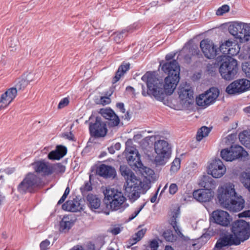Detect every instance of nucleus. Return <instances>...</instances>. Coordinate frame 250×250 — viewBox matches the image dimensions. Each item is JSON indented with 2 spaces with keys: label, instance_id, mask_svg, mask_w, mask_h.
<instances>
[{
  "label": "nucleus",
  "instance_id": "37998d69",
  "mask_svg": "<svg viewBox=\"0 0 250 250\" xmlns=\"http://www.w3.org/2000/svg\"><path fill=\"white\" fill-rule=\"evenodd\" d=\"M145 205V204L141 205L139 208L135 210V211L129 216L128 218L129 221H131L135 218L138 215L141 210L144 208Z\"/></svg>",
  "mask_w": 250,
  "mask_h": 250
},
{
  "label": "nucleus",
  "instance_id": "f704fd0d",
  "mask_svg": "<svg viewBox=\"0 0 250 250\" xmlns=\"http://www.w3.org/2000/svg\"><path fill=\"white\" fill-rule=\"evenodd\" d=\"M146 232V229H142L135 233L129 240L130 245H133L139 241L144 237Z\"/></svg>",
  "mask_w": 250,
  "mask_h": 250
},
{
  "label": "nucleus",
  "instance_id": "ddd939ff",
  "mask_svg": "<svg viewBox=\"0 0 250 250\" xmlns=\"http://www.w3.org/2000/svg\"><path fill=\"white\" fill-rule=\"evenodd\" d=\"M226 171L225 166L219 159L213 160L208 167V173L215 178L222 177L225 173Z\"/></svg>",
  "mask_w": 250,
  "mask_h": 250
},
{
  "label": "nucleus",
  "instance_id": "39448f33",
  "mask_svg": "<svg viewBox=\"0 0 250 250\" xmlns=\"http://www.w3.org/2000/svg\"><path fill=\"white\" fill-rule=\"evenodd\" d=\"M218 63H221L219 72L222 78L230 81L234 79L238 71L237 62L231 57L219 56L216 58Z\"/></svg>",
  "mask_w": 250,
  "mask_h": 250
},
{
  "label": "nucleus",
  "instance_id": "de8ad7c7",
  "mask_svg": "<svg viewBox=\"0 0 250 250\" xmlns=\"http://www.w3.org/2000/svg\"><path fill=\"white\" fill-rule=\"evenodd\" d=\"M178 190V187L176 184H171L169 188V192L170 194H174Z\"/></svg>",
  "mask_w": 250,
  "mask_h": 250
},
{
  "label": "nucleus",
  "instance_id": "a211bd4d",
  "mask_svg": "<svg viewBox=\"0 0 250 250\" xmlns=\"http://www.w3.org/2000/svg\"><path fill=\"white\" fill-rule=\"evenodd\" d=\"M99 113L105 119L109 121V124L111 126H117L120 123L119 117L110 108H102Z\"/></svg>",
  "mask_w": 250,
  "mask_h": 250
},
{
  "label": "nucleus",
  "instance_id": "412c9836",
  "mask_svg": "<svg viewBox=\"0 0 250 250\" xmlns=\"http://www.w3.org/2000/svg\"><path fill=\"white\" fill-rule=\"evenodd\" d=\"M37 173H41L43 175L51 174V164L42 161L36 162L32 164Z\"/></svg>",
  "mask_w": 250,
  "mask_h": 250
},
{
  "label": "nucleus",
  "instance_id": "0e129e2a",
  "mask_svg": "<svg viewBox=\"0 0 250 250\" xmlns=\"http://www.w3.org/2000/svg\"><path fill=\"white\" fill-rule=\"evenodd\" d=\"M126 90L127 91H130V92H132L133 93H134V92H135V89H134V88L133 87L130 86H127V87H126Z\"/></svg>",
  "mask_w": 250,
  "mask_h": 250
},
{
  "label": "nucleus",
  "instance_id": "4468645a",
  "mask_svg": "<svg viewBox=\"0 0 250 250\" xmlns=\"http://www.w3.org/2000/svg\"><path fill=\"white\" fill-rule=\"evenodd\" d=\"M210 219L213 222L223 227L228 226L231 219L229 214L222 210L213 211L211 213Z\"/></svg>",
  "mask_w": 250,
  "mask_h": 250
},
{
  "label": "nucleus",
  "instance_id": "aec40b11",
  "mask_svg": "<svg viewBox=\"0 0 250 250\" xmlns=\"http://www.w3.org/2000/svg\"><path fill=\"white\" fill-rule=\"evenodd\" d=\"M96 172L99 175L105 178H114L116 174L114 167L105 164L101 165L97 168Z\"/></svg>",
  "mask_w": 250,
  "mask_h": 250
},
{
  "label": "nucleus",
  "instance_id": "6ab92c4d",
  "mask_svg": "<svg viewBox=\"0 0 250 250\" xmlns=\"http://www.w3.org/2000/svg\"><path fill=\"white\" fill-rule=\"evenodd\" d=\"M179 97L182 101L188 102L193 99V90L189 84H181L179 88Z\"/></svg>",
  "mask_w": 250,
  "mask_h": 250
},
{
  "label": "nucleus",
  "instance_id": "a878e982",
  "mask_svg": "<svg viewBox=\"0 0 250 250\" xmlns=\"http://www.w3.org/2000/svg\"><path fill=\"white\" fill-rule=\"evenodd\" d=\"M230 149L232 155V161L237 159H245L248 156V152L241 146H231Z\"/></svg>",
  "mask_w": 250,
  "mask_h": 250
},
{
  "label": "nucleus",
  "instance_id": "393cba45",
  "mask_svg": "<svg viewBox=\"0 0 250 250\" xmlns=\"http://www.w3.org/2000/svg\"><path fill=\"white\" fill-rule=\"evenodd\" d=\"M118 197H115L113 200L109 202V206L112 210H120L122 211L125 209L124 202L126 200L125 197L124 196L123 193L119 195Z\"/></svg>",
  "mask_w": 250,
  "mask_h": 250
},
{
  "label": "nucleus",
  "instance_id": "49530a36",
  "mask_svg": "<svg viewBox=\"0 0 250 250\" xmlns=\"http://www.w3.org/2000/svg\"><path fill=\"white\" fill-rule=\"evenodd\" d=\"M122 229L123 228H121L119 226H115L113 228H111L109 232L113 235H116L121 232Z\"/></svg>",
  "mask_w": 250,
  "mask_h": 250
},
{
  "label": "nucleus",
  "instance_id": "2eb2a0df",
  "mask_svg": "<svg viewBox=\"0 0 250 250\" xmlns=\"http://www.w3.org/2000/svg\"><path fill=\"white\" fill-rule=\"evenodd\" d=\"M200 46L206 58L211 59L216 57L218 51L212 41L208 39L203 40L200 42Z\"/></svg>",
  "mask_w": 250,
  "mask_h": 250
},
{
  "label": "nucleus",
  "instance_id": "864d4df0",
  "mask_svg": "<svg viewBox=\"0 0 250 250\" xmlns=\"http://www.w3.org/2000/svg\"><path fill=\"white\" fill-rule=\"evenodd\" d=\"M233 42L231 41H227L225 42L222 43L219 47L220 50H223V47L225 46H227L228 48H231L230 47L232 46Z\"/></svg>",
  "mask_w": 250,
  "mask_h": 250
},
{
  "label": "nucleus",
  "instance_id": "9d476101",
  "mask_svg": "<svg viewBox=\"0 0 250 250\" xmlns=\"http://www.w3.org/2000/svg\"><path fill=\"white\" fill-rule=\"evenodd\" d=\"M219 94V92L217 88L211 87L197 98L196 103L200 106H207L215 102Z\"/></svg>",
  "mask_w": 250,
  "mask_h": 250
},
{
  "label": "nucleus",
  "instance_id": "6e6d98bb",
  "mask_svg": "<svg viewBox=\"0 0 250 250\" xmlns=\"http://www.w3.org/2000/svg\"><path fill=\"white\" fill-rule=\"evenodd\" d=\"M242 69L247 77L250 78V64H249L247 66H243Z\"/></svg>",
  "mask_w": 250,
  "mask_h": 250
},
{
  "label": "nucleus",
  "instance_id": "423d86ee",
  "mask_svg": "<svg viewBox=\"0 0 250 250\" xmlns=\"http://www.w3.org/2000/svg\"><path fill=\"white\" fill-rule=\"evenodd\" d=\"M229 31L239 42H243L249 40L250 37V24L241 22H234L229 27Z\"/></svg>",
  "mask_w": 250,
  "mask_h": 250
},
{
  "label": "nucleus",
  "instance_id": "4be33fe9",
  "mask_svg": "<svg viewBox=\"0 0 250 250\" xmlns=\"http://www.w3.org/2000/svg\"><path fill=\"white\" fill-rule=\"evenodd\" d=\"M62 208L66 211L77 212L83 209V206L76 199L68 200L62 205Z\"/></svg>",
  "mask_w": 250,
  "mask_h": 250
},
{
  "label": "nucleus",
  "instance_id": "9b49d317",
  "mask_svg": "<svg viewBox=\"0 0 250 250\" xmlns=\"http://www.w3.org/2000/svg\"><path fill=\"white\" fill-rule=\"evenodd\" d=\"M250 88V81L242 79L236 80L229 84L226 89V92L230 95L239 94Z\"/></svg>",
  "mask_w": 250,
  "mask_h": 250
},
{
  "label": "nucleus",
  "instance_id": "680f3d73",
  "mask_svg": "<svg viewBox=\"0 0 250 250\" xmlns=\"http://www.w3.org/2000/svg\"><path fill=\"white\" fill-rule=\"evenodd\" d=\"M122 117L127 121H129L131 118V115L129 114V112L127 111L124 116H123Z\"/></svg>",
  "mask_w": 250,
  "mask_h": 250
},
{
  "label": "nucleus",
  "instance_id": "052dcab7",
  "mask_svg": "<svg viewBox=\"0 0 250 250\" xmlns=\"http://www.w3.org/2000/svg\"><path fill=\"white\" fill-rule=\"evenodd\" d=\"M175 55V54H171V53L168 54L166 55V59L167 61L170 60L172 59L174 57Z\"/></svg>",
  "mask_w": 250,
  "mask_h": 250
},
{
  "label": "nucleus",
  "instance_id": "f03ea898",
  "mask_svg": "<svg viewBox=\"0 0 250 250\" xmlns=\"http://www.w3.org/2000/svg\"><path fill=\"white\" fill-rule=\"evenodd\" d=\"M232 234L225 235L218 240L215 249L220 250L224 247L238 246L250 237V225L243 220H238L232 223Z\"/></svg>",
  "mask_w": 250,
  "mask_h": 250
},
{
  "label": "nucleus",
  "instance_id": "dca6fc26",
  "mask_svg": "<svg viewBox=\"0 0 250 250\" xmlns=\"http://www.w3.org/2000/svg\"><path fill=\"white\" fill-rule=\"evenodd\" d=\"M18 91L15 87H13L8 89L1 95L0 110L6 107L13 101L17 96Z\"/></svg>",
  "mask_w": 250,
  "mask_h": 250
},
{
  "label": "nucleus",
  "instance_id": "f3484780",
  "mask_svg": "<svg viewBox=\"0 0 250 250\" xmlns=\"http://www.w3.org/2000/svg\"><path fill=\"white\" fill-rule=\"evenodd\" d=\"M213 196V192L211 190L199 189L193 192V198L200 202H208Z\"/></svg>",
  "mask_w": 250,
  "mask_h": 250
},
{
  "label": "nucleus",
  "instance_id": "20e7f679",
  "mask_svg": "<svg viewBox=\"0 0 250 250\" xmlns=\"http://www.w3.org/2000/svg\"><path fill=\"white\" fill-rule=\"evenodd\" d=\"M120 170L126 180L124 185L125 194L131 202H134L140 197L141 189H148V185L138 179L134 172L127 166H121Z\"/></svg>",
  "mask_w": 250,
  "mask_h": 250
},
{
  "label": "nucleus",
  "instance_id": "e2e57ef3",
  "mask_svg": "<svg viewBox=\"0 0 250 250\" xmlns=\"http://www.w3.org/2000/svg\"><path fill=\"white\" fill-rule=\"evenodd\" d=\"M157 192H156L154 195L150 198V201L151 203H154L156 200V199H157Z\"/></svg>",
  "mask_w": 250,
  "mask_h": 250
},
{
  "label": "nucleus",
  "instance_id": "7ed1b4c3",
  "mask_svg": "<svg viewBox=\"0 0 250 250\" xmlns=\"http://www.w3.org/2000/svg\"><path fill=\"white\" fill-rule=\"evenodd\" d=\"M218 199L222 207L232 212L242 210L245 200L241 196H238L234 186L230 183L224 184L218 190Z\"/></svg>",
  "mask_w": 250,
  "mask_h": 250
},
{
  "label": "nucleus",
  "instance_id": "a18cd8bd",
  "mask_svg": "<svg viewBox=\"0 0 250 250\" xmlns=\"http://www.w3.org/2000/svg\"><path fill=\"white\" fill-rule=\"evenodd\" d=\"M69 102V99L67 98H64L62 99L59 103L58 108L61 109L66 106L68 104Z\"/></svg>",
  "mask_w": 250,
  "mask_h": 250
},
{
  "label": "nucleus",
  "instance_id": "f257e3e1",
  "mask_svg": "<svg viewBox=\"0 0 250 250\" xmlns=\"http://www.w3.org/2000/svg\"><path fill=\"white\" fill-rule=\"evenodd\" d=\"M162 69L167 74L165 79V83L156 77L155 72H147L142 76V80L146 83L147 87V91L146 92L145 86L141 84L143 96H153L156 100L162 101L167 95L173 93L179 82L180 66L178 62L174 60L164 63Z\"/></svg>",
  "mask_w": 250,
  "mask_h": 250
},
{
  "label": "nucleus",
  "instance_id": "72a5a7b5",
  "mask_svg": "<svg viewBox=\"0 0 250 250\" xmlns=\"http://www.w3.org/2000/svg\"><path fill=\"white\" fill-rule=\"evenodd\" d=\"M134 25L127 27L126 29H124L121 32H116L113 34V36L114 41L117 42H119L120 41L125 37L124 34L126 32H131L134 29Z\"/></svg>",
  "mask_w": 250,
  "mask_h": 250
},
{
  "label": "nucleus",
  "instance_id": "0eeeda50",
  "mask_svg": "<svg viewBox=\"0 0 250 250\" xmlns=\"http://www.w3.org/2000/svg\"><path fill=\"white\" fill-rule=\"evenodd\" d=\"M42 184L41 179L34 173H28L18 186V190L21 194L32 192L34 189Z\"/></svg>",
  "mask_w": 250,
  "mask_h": 250
},
{
  "label": "nucleus",
  "instance_id": "c9c22d12",
  "mask_svg": "<svg viewBox=\"0 0 250 250\" xmlns=\"http://www.w3.org/2000/svg\"><path fill=\"white\" fill-rule=\"evenodd\" d=\"M30 75L29 74L26 78H22L19 80L15 86L18 90H23L29 84V82L32 80L30 79Z\"/></svg>",
  "mask_w": 250,
  "mask_h": 250
},
{
  "label": "nucleus",
  "instance_id": "bf43d9fd",
  "mask_svg": "<svg viewBox=\"0 0 250 250\" xmlns=\"http://www.w3.org/2000/svg\"><path fill=\"white\" fill-rule=\"evenodd\" d=\"M67 196L65 195V194H63V195L62 196L61 199L59 200V201L58 202V205H61L62 204L66 199Z\"/></svg>",
  "mask_w": 250,
  "mask_h": 250
},
{
  "label": "nucleus",
  "instance_id": "2f4dec72",
  "mask_svg": "<svg viewBox=\"0 0 250 250\" xmlns=\"http://www.w3.org/2000/svg\"><path fill=\"white\" fill-rule=\"evenodd\" d=\"M239 139L243 145L250 149V132L243 131L239 134Z\"/></svg>",
  "mask_w": 250,
  "mask_h": 250
},
{
  "label": "nucleus",
  "instance_id": "13d9d810",
  "mask_svg": "<svg viewBox=\"0 0 250 250\" xmlns=\"http://www.w3.org/2000/svg\"><path fill=\"white\" fill-rule=\"evenodd\" d=\"M116 106L121 112L125 113V109L124 107V104L123 103H117Z\"/></svg>",
  "mask_w": 250,
  "mask_h": 250
},
{
  "label": "nucleus",
  "instance_id": "cd10ccee",
  "mask_svg": "<svg viewBox=\"0 0 250 250\" xmlns=\"http://www.w3.org/2000/svg\"><path fill=\"white\" fill-rule=\"evenodd\" d=\"M88 205L89 208L94 210L99 208L101 205V200L95 195L89 194L86 197Z\"/></svg>",
  "mask_w": 250,
  "mask_h": 250
},
{
  "label": "nucleus",
  "instance_id": "bb28decb",
  "mask_svg": "<svg viewBox=\"0 0 250 250\" xmlns=\"http://www.w3.org/2000/svg\"><path fill=\"white\" fill-rule=\"evenodd\" d=\"M199 185L204 188V189L212 190L215 188V183L214 180L211 178L207 176H204L200 179Z\"/></svg>",
  "mask_w": 250,
  "mask_h": 250
},
{
  "label": "nucleus",
  "instance_id": "473e14b6",
  "mask_svg": "<svg viewBox=\"0 0 250 250\" xmlns=\"http://www.w3.org/2000/svg\"><path fill=\"white\" fill-rule=\"evenodd\" d=\"M241 182L244 187L250 193V170L242 173Z\"/></svg>",
  "mask_w": 250,
  "mask_h": 250
},
{
  "label": "nucleus",
  "instance_id": "8fccbe9b",
  "mask_svg": "<svg viewBox=\"0 0 250 250\" xmlns=\"http://www.w3.org/2000/svg\"><path fill=\"white\" fill-rule=\"evenodd\" d=\"M49 244H50V242L48 240H45L44 241H43L40 244L41 250H46V249H47Z\"/></svg>",
  "mask_w": 250,
  "mask_h": 250
},
{
  "label": "nucleus",
  "instance_id": "7c9ffc66",
  "mask_svg": "<svg viewBox=\"0 0 250 250\" xmlns=\"http://www.w3.org/2000/svg\"><path fill=\"white\" fill-rule=\"evenodd\" d=\"M129 69V64L126 63L122 64L119 66L117 71L116 73L115 77L113 79V83L117 82L121 77Z\"/></svg>",
  "mask_w": 250,
  "mask_h": 250
},
{
  "label": "nucleus",
  "instance_id": "c85d7f7f",
  "mask_svg": "<svg viewBox=\"0 0 250 250\" xmlns=\"http://www.w3.org/2000/svg\"><path fill=\"white\" fill-rule=\"evenodd\" d=\"M179 212L177 211L172 213V217L170 219V223L174 229L176 234L180 237H184V235L181 232L178 226L177 225V218L178 217Z\"/></svg>",
  "mask_w": 250,
  "mask_h": 250
},
{
  "label": "nucleus",
  "instance_id": "f8f14e48",
  "mask_svg": "<svg viewBox=\"0 0 250 250\" xmlns=\"http://www.w3.org/2000/svg\"><path fill=\"white\" fill-rule=\"evenodd\" d=\"M126 159L128 164L132 167L142 168L143 165L141 161L140 154L133 146H127L125 148Z\"/></svg>",
  "mask_w": 250,
  "mask_h": 250
},
{
  "label": "nucleus",
  "instance_id": "58836bf2",
  "mask_svg": "<svg viewBox=\"0 0 250 250\" xmlns=\"http://www.w3.org/2000/svg\"><path fill=\"white\" fill-rule=\"evenodd\" d=\"M230 147L222 150L221 156L223 159L226 161H232V156Z\"/></svg>",
  "mask_w": 250,
  "mask_h": 250
},
{
  "label": "nucleus",
  "instance_id": "3c124183",
  "mask_svg": "<svg viewBox=\"0 0 250 250\" xmlns=\"http://www.w3.org/2000/svg\"><path fill=\"white\" fill-rule=\"evenodd\" d=\"M238 52H239V50H236V49H234L232 47L229 48L228 49V52H227V54H228V55H227V56L230 57L229 56L236 55L237 54Z\"/></svg>",
  "mask_w": 250,
  "mask_h": 250
},
{
  "label": "nucleus",
  "instance_id": "69168bd1",
  "mask_svg": "<svg viewBox=\"0 0 250 250\" xmlns=\"http://www.w3.org/2000/svg\"><path fill=\"white\" fill-rule=\"evenodd\" d=\"M229 48L227 47V46H224L223 47V50H220L221 52H222L223 54V55H222V56H224V55H225L226 56V55L227 54V52H228V49H229Z\"/></svg>",
  "mask_w": 250,
  "mask_h": 250
},
{
  "label": "nucleus",
  "instance_id": "e433bc0d",
  "mask_svg": "<svg viewBox=\"0 0 250 250\" xmlns=\"http://www.w3.org/2000/svg\"><path fill=\"white\" fill-rule=\"evenodd\" d=\"M210 131V129L207 126L201 127L198 131L196 135V139L200 141L203 138L207 136Z\"/></svg>",
  "mask_w": 250,
  "mask_h": 250
},
{
  "label": "nucleus",
  "instance_id": "c03bdc74",
  "mask_svg": "<svg viewBox=\"0 0 250 250\" xmlns=\"http://www.w3.org/2000/svg\"><path fill=\"white\" fill-rule=\"evenodd\" d=\"M189 52L191 55L198 56L200 53V51L197 46H192L189 48Z\"/></svg>",
  "mask_w": 250,
  "mask_h": 250
},
{
  "label": "nucleus",
  "instance_id": "1a4fd4ad",
  "mask_svg": "<svg viewBox=\"0 0 250 250\" xmlns=\"http://www.w3.org/2000/svg\"><path fill=\"white\" fill-rule=\"evenodd\" d=\"M89 130L90 135L95 138L104 137L107 132L106 124L100 117H96L94 123H89Z\"/></svg>",
  "mask_w": 250,
  "mask_h": 250
},
{
  "label": "nucleus",
  "instance_id": "09e8293b",
  "mask_svg": "<svg viewBox=\"0 0 250 250\" xmlns=\"http://www.w3.org/2000/svg\"><path fill=\"white\" fill-rule=\"evenodd\" d=\"M100 102L103 105H106L110 103V99L107 96H103L101 97Z\"/></svg>",
  "mask_w": 250,
  "mask_h": 250
},
{
  "label": "nucleus",
  "instance_id": "4c0bfd02",
  "mask_svg": "<svg viewBox=\"0 0 250 250\" xmlns=\"http://www.w3.org/2000/svg\"><path fill=\"white\" fill-rule=\"evenodd\" d=\"M65 167L60 163L52 164H51V174L55 173L56 174L63 173L65 172Z\"/></svg>",
  "mask_w": 250,
  "mask_h": 250
},
{
  "label": "nucleus",
  "instance_id": "c756f323",
  "mask_svg": "<svg viewBox=\"0 0 250 250\" xmlns=\"http://www.w3.org/2000/svg\"><path fill=\"white\" fill-rule=\"evenodd\" d=\"M73 225V222L68 217H63L60 224V230L63 232L68 231Z\"/></svg>",
  "mask_w": 250,
  "mask_h": 250
},
{
  "label": "nucleus",
  "instance_id": "b1692460",
  "mask_svg": "<svg viewBox=\"0 0 250 250\" xmlns=\"http://www.w3.org/2000/svg\"><path fill=\"white\" fill-rule=\"evenodd\" d=\"M123 193L122 192L117 188H111L107 187L104 191V201L105 204L109 205V202L114 199L115 197H118L119 195H121Z\"/></svg>",
  "mask_w": 250,
  "mask_h": 250
},
{
  "label": "nucleus",
  "instance_id": "4d7b16f0",
  "mask_svg": "<svg viewBox=\"0 0 250 250\" xmlns=\"http://www.w3.org/2000/svg\"><path fill=\"white\" fill-rule=\"evenodd\" d=\"M240 218L241 217H250V210H247L243 211L238 215Z\"/></svg>",
  "mask_w": 250,
  "mask_h": 250
},
{
  "label": "nucleus",
  "instance_id": "5fc2aeb1",
  "mask_svg": "<svg viewBox=\"0 0 250 250\" xmlns=\"http://www.w3.org/2000/svg\"><path fill=\"white\" fill-rule=\"evenodd\" d=\"M81 189L85 191H89L92 190V188L91 187V184L90 183L87 182L85 183L83 188H81Z\"/></svg>",
  "mask_w": 250,
  "mask_h": 250
},
{
  "label": "nucleus",
  "instance_id": "603ef678",
  "mask_svg": "<svg viewBox=\"0 0 250 250\" xmlns=\"http://www.w3.org/2000/svg\"><path fill=\"white\" fill-rule=\"evenodd\" d=\"M149 247L151 249V250H157V248L159 247V244L156 240H153L150 241L149 244Z\"/></svg>",
  "mask_w": 250,
  "mask_h": 250
},
{
  "label": "nucleus",
  "instance_id": "ea45409f",
  "mask_svg": "<svg viewBox=\"0 0 250 250\" xmlns=\"http://www.w3.org/2000/svg\"><path fill=\"white\" fill-rule=\"evenodd\" d=\"M181 160L180 158H176L172 163L170 170L175 172L180 167Z\"/></svg>",
  "mask_w": 250,
  "mask_h": 250
},
{
  "label": "nucleus",
  "instance_id": "79ce46f5",
  "mask_svg": "<svg viewBox=\"0 0 250 250\" xmlns=\"http://www.w3.org/2000/svg\"><path fill=\"white\" fill-rule=\"evenodd\" d=\"M229 10V7L228 5H223L219 7L216 11V14L218 16H222L224 13L228 12Z\"/></svg>",
  "mask_w": 250,
  "mask_h": 250
},
{
  "label": "nucleus",
  "instance_id": "5701e85b",
  "mask_svg": "<svg viewBox=\"0 0 250 250\" xmlns=\"http://www.w3.org/2000/svg\"><path fill=\"white\" fill-rule=\"evenodd\" d=\"M67 153L66 147L62 146H58L56 148L48 154V158L51 160H59Z\"/></svg>",
  "mask_w": 250,
  "mask_h": 250
},
{
  "label": "nucleus",
  "instance_id": "338daca9",
  "mask_svg": "<svg viewBox=\"0 0 250 250\" xmlns=\"http://www.w3.org/2000/svg\"><path fill=\"white\" fill-rule=\"evenodd\" d=\"M145 172L148 175V172L149 173V175L152 174L153 173V171L150 169L145 167Z\"/></svg>",
  "mask_w": 250,
  "mask_h": 250
},
{
  "label": "nucleus",
  "instance_id": "774afa93",
  "mask_svg": "<svg viewBox=\"0 0 250 250\" xmlns=\"http://www.w3.org/2000/svg\"><path fill=\"white\" fill-rule=\"evenodd\" d=\"M71 136H72L71 133H69L64 134V136H65L66 138L67 139H69V140H72V138Z\"/></svg>",
  "mask_w": 250,
  "mask_h": 250
},
{
  "label": "nucleus",
  "instance_id": "6e6552de",
  "mask_svg": "<svg viewBox=\"0 0 250 250\" xmlns=\"http://www.w3.org/2000/svg\"><path fill=\"white\" fill-rule=\"evenodd\" d=\"M154 149L157 154L154 160L156 166L165 165L170 154V148L168 143L165 140H159L155 143Z\"/></svg>",
  "mask_w": 250,
  "mask_h": 250
},
{
  "label": "nucleus",
  "instance_id": "a19ab883",
  "mask_svg": "<svg viewBox=\"0 0 250 250\" xmlns=\"http://www.w3.org/2000/svg\"><path fill=\"white\" fill-rule=\"evenodd\" d=\"M163 237L168 242H173L176 240L175 237L171 231L167 230L163 233Z\"/></svg>",
  "mask_w": 250,
  "mask_h": 250
}]
</instances>
